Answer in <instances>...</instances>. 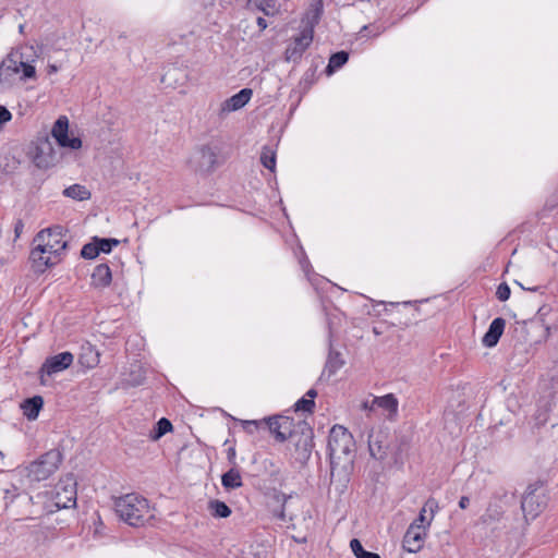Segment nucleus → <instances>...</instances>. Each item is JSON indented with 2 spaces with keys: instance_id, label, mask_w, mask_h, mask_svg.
I'll return each instance as SVG.
<instances>
[{
  "instance_id": "nucleus-1",
  "label": "nucleus",
  "mask_w": 558,
  "mask_h": 558,
  "mask_svg": "<svg viewBox=\"0 0 558 558\" xmlns=\"http://www.w3.org/2000/svg\"><path fill=\"white\" fill-rule=\"evenodd\" d=\"M35 241L37 245L31 252V260L37 271L56 265L60 255L66 248V241L62 239V228L54 227L40 231Z\"/></svg>"
},
{
  "instance_id": "nucleus-2",
  "label": "nucleus",
  "mask_w": 558,
  "mask_h": 558,
  "mask_svg": "<svg viewBox=\"0 0 558 558\" xmlns=\"http://www.w3.org/2000/svg\"><path fill=\"white\" fill-rule=\"evenodd\" d=\"M117 514L131 526H141L154 518L149 502L135 493L126 494L114 500Z\"/></svg>"
},
{
  "instance_id": "nucleus-3",
  "label": "nucleus",
  "mask_w": 558,
  "mask_h": 558,
  "mask_svg": "<svg viewBox=\"0 0 558 558\" xmlns=\"http://www.w3.org/2000/svg\"><path fill=\"white\" fill-rule=\"evenodd\" d=\"M20 72L22 81L36 78L35 66L23 60L22 52L13 50L0 63V90L13 87Z\"/></svg>"
},
{
  "instance_id": "nucleus-4",
  "label": "nucleus",
  "mask_w": 558,
  "mask_h": 558,
  "mask_svg": "<svg viewBox=\"0 0 558 558\" xmlns=\"http://www.w3.org/2000/svg\"><path fill=\"white\" fill-rule=\"evenodd\" d=\"M354 439L352 434L341 425H335L328 437V450L331 471L342 462L350 463L353 457Z\"/></svg>"
},
{
  "instance_id": "nucleus-5",
  "label": "nucleus",
  "mask_w": 558,
  "mask_h": 558,
  "mask_svg": "<svg viewBox=\"0 0 558 558\" xmlns=\"http://www.w3.org/2000/svg\"><path fill=\"white\" fill-rule=\"evenodd\" d=\"M61 460L59 451L50 450L26 466V476L34 482L45 481L58 470Z\"/></svg>"
},
{
  "instance_id": "nucleus-6",
  "label": "nucleus",
  "mask_w": 558,
  "mask_h": 558,
  "mask_svg": "<svg viewBox=\"0 0 558 558\" xmlns=\"http://www.w3.org/2000/svg\"><path fill=\"white\" fill-rule=\"evenodd\" d=\"M547 496L541 482L530 484L522 497L521 509L525 517H537L547 505Z\"/></svg>"
},
{
  "instance_id": "nucleus-7",
  "label": "nucleus",
  "mask_w": 558,
  "mask_h": 558,
  "mask_svg": "<svg viewBox=\"0 0 558 558\" xmlns=\"http://www.w3.org/2000/svg\"><path fill=\"white\" fill-rule=\"evenodd\" d=\"M69 132V119L65 116H60L54 122L51 135L57 141L59 146L68 147L71 149H78L82 147V141L78 137L70 138Z\"/></svg>"
},
{
  "instance_id": "nucleus-8",
  "label": "nucleus",
  "mask_w": 558,
  "mask_h": 558,
  "mask_svg": "<svg viewBox=\"0 0 558 558\" xmlns=\"http://www.w3.org/2000/svg\"><path fill=\"white\" fill-rule=\"evenodd\" d=\"M314 28L313 26L305 27L301 34L294 38L292 45L287 47L284 58L287 61H298L301 59L304 51L310 47L313 41Z\"/></svg>"
},
{
  "instance_id": "nucleus-9",
  "label": "nucleus",
  "mask_w": 558,
  "mask_h": 558,
  "mask_svg": "<svg viewBox=\"0 0 558 558\" xmlns=\"http://www.w3.org/2000/svg\"><path fill=\"white\" fill-rule=\"evenodd\" d=\"M74 356L71 352H62L46 359L45 363L40 367V378L44 383V376H51L69 368L73 363Z\"/></svg>"
},
{
  "instance_id": "nucleus-10",
  "label": "nucleus",
  "mask_w": 558,
  "mask_h": 558,
  "mask_svg": "<svg viewBox=\"0 0 558 558\" xmlns=\"http://www.w3.org/2000/svg\"><path fill=\"white\" fill-rule=\"evenodd\" d=\"M425 537L426 526L412 522L403 536L402 547L408 553H417L422 549Z\"/></svg>"
},
{
  "instance_id": "nucleus-11",
  "label": "nucleus",
  "mask_w": 558,
  "mask_h": 558,
  "mask_svg": "<svg viewBox=\"0 0 558 558\" xmlns=\"http://www.w3.org/2000/svg\"><path fill=\"white\" fill-rule=\"evenodd\" d=\"M267 425L269 432L280 442L286 441L288 438L294 439L295 437V434L292 433L293 421L288 416L278 415L269 417Z\"/></svg>"
},
{
  "instance_id": "nucleus-12",
  "label": "nucleus",
  "mask_w": 558,
  "mask_h": 558,
  "mask_svg": "<svg viewBox=\"0 0 558 558\" xmlns=\"http://www.w3.org/2000/svg\"><path fill=\"white\" fill-rule=\"evenodd\" d=\"M253 92L250 88H243L235 95L223 100L220 104L219 117L225 118L230 112L242 109L252 98Z\"/></svg>"
},
{
  "instance_id": "nucleus-13",
  "label": "nucleus",
  "mask_w": 558,
  "mask_h": 558,
  "mask_svg": "<svg viewBox=\"0 0 558 558\" xmlns=\"http://www.w3.org/2000/svg\"><path fill=\"white\" fill-rule=\"evenodd\" d=\"M54 504L59 509L74 507L76 504L75 484L59 483L56 487Z\"/></svg>"
},
{
  "instance_id": "nucleus-14",
  "label": "nucleus",
  "mask_w": 558,
  "mask_h": 558,
  "mask_svg": "<svg viewBox=\"0 0 558 558\" xmlns=\"http://www.w3.org/2000/svg\"><path fill=\"white\" fill-rule=\"evenodd\" d=\"M368 450L374 459L384 460L387 456V434L372 430L368 435Z\"/></svg>"
},
{
  "instance_id": "nucleus-15",
  "label": "nucleus",
  "mask_w": 558,
  "mask_h": 558,
  "mask_svg": "<svg viewBox=\"0 0 558 558\" xmlns=\"http://www.w3.org/2000/svg\"><path fill=\"white\" fill-rule=\"evenodd\" d=\"M291 440L295 447V460L300 463L307 461L313 448L312 432L310 430L307 434L295 435L294 439Z\"/></svg>"
},
{
  "instance_id": "nucleus-16",
  "label": "nucleus",
  "mask_w": 558,
  "mask_h": 558,
  "mask_svg": "<svg viewBox=\"0 0 558 558\" xmlns=\"http://www.w3.org/2000/svg\"><path fill=\"white\" fill-rule=\"evenodd\" d=\"M505 326H506V320L501 317H497L495 318L489 327H488V330L486 331V333L484 335L483 337V344L487 348H493L495 347L498 341H499V338L501 337L504 330H505Z\"/></svg>"
},
{
  "instance_id": "nucleus-17",
  "label": "nucleus",
  "mask_w": 558,
  "mask_h": 558,
  "mask_svg": "<svg viewBox=\"0 0 558 558\" xmlns=\"http://www.w3.org/2000/svg\"><path fill=\"white\" fill-rule=\"evenodd\" d=\"M374 403L377 404V408L381 409L386 413V418L389 421H395L398 415V399L392 393H388L381 397H375Z\"/></svg>"
},
{
  "instance_id": "nucleus-18",
  "label": "nucleus",
  "mask_w": 558,
  "mask_h": 558,
  "mask_svg": "<svg viewBox=\"0 0 558 558\" xmlns=\"http://www.w3.org/2000/svg\"><path fill=\"white\" fill-rule=\"evenodd\" d=\"M112 275L107 264H99L92 274V286L97 289H104L110 286Z\"/></svg>"
},
{
  "instance_id": "nucleus-19",
  "label": "nucleus",
  "mask_w": 558,
  "mask_h": 558,
  "mask_svg": "<svg viewBox=\"0 0 558 558\" xmlns=\"http://www.w3.org/2000/svg\"><path fill=\"white\" fill-rule=\"evenodd\" d=\"M197 165L203 171H210L217 165V154L209 146H202L197 151Z\"/></svg>"
},
{
  "instance_id": "nucleus-20",
  "label": "nucleus",
  "mask_w": 558,
  "mask_h": 558,
  "mask_svg": "<svg viewBox=\"0 0 558 558\" xmlns=\"http://www.w3.org/2000/svg\"><path fill=\"white\" fill-rule=\"evenodd\" d=\"M438 509V501L435 498H428L421 509L418 518L413 522L424 525L427 529L430 525Z\"/></svg>"
},
{
  "instance_id": "nucleus-21",
  "label": "nucleus",
  "mask_w": 558,
  "mask_h": 558,
  "mask_svg": "<svg viewBox=\"0 0 558 558\" xmlns=\"http://www.w3.org/2000/svg\"><path fill=\"white\" fill-rule=\"evenodd\" d=\"M44 405V399L40 396H35L33 398L26 399L21 408L23 410V414L29 420H36L38 417L39 411Z\"/></svg>"
},
{
  "instance_id": "nucleus-22",
  "label": "nucleus",
  "mask_w": 558,
  "mask_h": 558,
  "mask_svg": "<svg viewBox=\"0 0 558 558\" xmlns=\"http://www.w3.org/2000/svg\"><path fill=\"white\" fill-rule=\"evenodd\" d=\"M100 361L99 352L90 344L82 347V352L78 357V362L86 368H93L98 365Z\"/></svg>"
},
{
  "instance_id": "nucleus-23",
  "label": "nucleus",
  "mask_w": 558,
  "mask_h": 558,
  "mask_svg": "<svg viewBox=\"0 0 558 558\" xmlns=\"http://www.w3.org/2000/svg\"><path fill=\"white\" fill-rule=\"evenodd\" d=\"M222 486L230 490L242 487V476L238 469L232 468L221 476Z\"/></svg>"
},
{
  "instance_id": "nucleus-24",
  "label": "nucleus",
  "mask_w": 558,
  "mask_h": 558,
  "mask_svg": "<svg viewBox=\"0 0 558 558\" xmlns=\"http://www.w3.org/2000/svg\"><path fill=\"white\" fill-rule=\"evenodd\" d=\"M63 195L76 201H86L90 198V192L81 184H73L64 189Z\"/></svg>"
},
{
  "instance_id": "nucleus-25",
  "label": "nucleus",
  "mask_w": 558,
  "mask_h": 558,
  "mask_svg": "<svg viewBox=\"0 0 558 558\" xmlns=\"http://www.w3.org/2000/svg\"><path fill=\"white\" fill-rule=\"evenodd\" d=\"M344 364V361L341 354L337 351H330L328 354V359L326 362L325 369L329 373V375H333L337 371H339Z\"/></svg>"
},
{
  "instance_id": "nucleus-26",
  "label": "nucleus",
  "mask_w": 558,
  "mask_h": 558,
  "mask_svg": "<svg viewBox=\"0 0 558 558\" xmlns=\"http://www.w3.org/2000/svg\"><path fill=\"white\" fill-rule=\"evenodd\" d=\"M349 59V54L345 51H339L333 53L330 59L327 66L328 72H333L338 69H340L342 65L347 63Z\"/></svg>"
},
{
  "instance_id": "nucleus-27",
  "label": "nucleus",
  "mask_w": 558,
  "mask_h": 558,
  "mask_svg": "<svg viewBox=\"0 0 558 558\" xmlns=\"http://www.w3.org/2000/svg\"><path fill=\"white\" fill-rule=\"evenodd\" d=\"M350 547L356 558H380L378 554L365 550L357 538L351 539Z\"/></svg>"
},
{
  "instance_id": "nucleus-28",
  "label": "nucleus",
  "mask_w": 558,
  "mask_h": 558,
  "mask_svg": "<svg viewBox=\"0 0 558 558\" xmlns=\"http://www.w3.org/2000/svg\"><path fill=\"white\" fill-rule=\"evenodd\" d=\"M171 430H172L171 422L169 420L162 417L157 422L156 427L153 430L151 438L154 440H157Z\"/></svg>"
},
{
  "instance_id": "nucleus-29",
  "label": "nucleus",
  "mask_w": 558,
  "mask_h": 558,
  "mask_svg": "<svg viewBox=\"0 0 558 558\" xmlns=\"http://www.w3.org/2000/svg\"><path fill=\"white\" fill-rule=\"evenodd\" d=\"M260 162L265 168L269 169L270 171H274L276 168L275 151L269 147H264L260 154Z\"/></svg>"
},
{
  "instance_id": "nucleus-30",
  "label": "nucleus",
  "mask_w": 558,
  "mask_h": 558,
  "mask_svg": "<svg viewBox=\"0 0 558 558\" xmlns=\"http://www.w3.org/2000/svg\"><path fill=\"white\" fill-rule=\"evenodd\" d=\"M210 508L217 518H228L231 514V509L223 501H211Z\"/></svg>"
},
{
  "instance_id": "nucleus-31",
  "label": "nucleus",
  "mask_w": 558,
  "mask_h": 558,
  "mask_svg": "<svg viewBox=\"0 0 558 558\" xmlns=\"http://www.w3.org/2000/svg\"><path fill=\"white\" fill-rule=\"evenodd\" d=\"M100 248L95 241L87 243L83 246L81 255L83 258L93 259L98 256Z\"/></svg>"
},
{
  "instance_id": "nucleus-32",
  "label": "nucleus",
  "mask_w": 558,
  "mask_h": 558,
  "mask_svg": "<svg viewBox=\"0 0 558 558\" xmlns=\"http://www.w3.org/2000/svg\"><path fill=\"white\" fill-rule=\"evenodd\" d=\"M94 241L97 243L98 247L100 248V252L102 253H110L112 247L119 244V240L117 239L94 238Z\"/></svg>"
},
{
  "instance_id": "nucleus-33",
  "label": "nucleus",
  "mask_w": 558,
  "mask_h": 558,
  "mask_svg": "<svg viewBox=\"0 0 558 558\" xmlns=\"http://www.w3.org/2000/svg\"><path fill=\"white\" fill-rule=\"evenodd\" d=\"M315 407V402L312 399L301 398L294 405L295 411L312 412Z\"/></svg>"
},
{
  "instance_id": "nucleus-34",
  "label": "nucleus",
  "mask_w": 558,
  "mask_h": 558,
  "mask_svg": "<svg viewBox=\"0 0 558 558\" xmlns=\"http://www.w3.org/2000/svg\"><path fill=\"white\" fill-rule=\"evenodd\" d=\"M497 299L501 302L507 301L510 298V288L507 283H500L496 291Z\"/></svg>"
},
{
  "instance_id": "nucleus-35",
  "label": "nucleus",
  "mask_w": 558,
  "mask_h": 558,
  "mask_svg": "<svg viewBox=\"0 0 558 558\" xmlns=\"http://www.w3.org/2000/svg\"><path fill=\"white\" fill-rule=\"evenodd\" d=\"M136 372L138 373V375H135V377L133 379L130 380L131 385L132 386H138V385H142L144 379H145V376L142 372V367L140 365H136ZM135 373V371H132L131 374Z\"/></svg>"
},
{
  "instance_id": "nucleus-36",
  "label": "nucleus",
  "mask_w": 558,
  "mask_h": 558,
  "mask_svg": "<svg viewBox=\"0 0 558 558\" xmlns=\"http://www.w3.org/2000/svg\"><path fill=\"white\" fill-rule=\"evenodd\" d=\"M11 119V112L4 106L0 105V126L9 122Z\"/></svg>"
},
{
  "instance_id": "nucleus-37",
  "label": "nucleus",
  "mask_w": 558,
  "mask_h": 558,
  "mask_svg": "<svg viewBox=\"0 0 558 558\" xmlns=\"http://www.w3.org/2000/svg\"><path fill=\"white\" fill-rule=\"evenodd\" d=\"M262 424L260 421H243L242 425H243V428L252 434L254 433V430Z\"/></svg>"
},
{
  "instance_id": "nucleus-38",
  "label": "nucleus",
  "mask_w": 558,
  "mask_h": 558,
  "mask_svg": "<svg viewBox=\"0 0 558 558\" xmlns=\"http://www.w3.org/2000/svg\"><path fill=\"white\" fill-rule=\"evenodd\" d=\"M311 7L315 11V19L318 20L323 12V0H313Z\"/></svg>"
},
{
  "instance_id": "nucleus-39",
  "label": "nucleus",
  "mask_w": 558,
  "mask_h": 558,
  "mask_svg": "<svg viewBox=\"0 0 558 558\" xmlns=\"http://www.w3.org/2000/svg\"><path fill=\"white\" fill-rule=\"evenodd\" d=\"M376 408H377V404L374 403V399H372L371 401L366 400L362 403V409L365 411L373 412V411H375Z\"/></svg>"
},
{
  "instance_id": "nucleus-40",
  "label": "nucleus",
  "mask_w": 558,
  "mask_h": 558,
  "mask_svg": "<svg viewBox=\"0 0 558 558\" xmlns=\"http://www.w3.org/2000/svg\"><path fill=\"white\" fill-rule=\"evenodd\" d=\"M24 228V225L22 222V220H17L16 223H15V227H14V232H15V236L19 238L22 230Z\"/></svg>"
},
{
  "instance_id": "nucleus-41",
  "label": "nucleus",
  "mask_w": 558,
  "mask_h": 558,
  "mask_svg": "<svg viewBox=\"0 0 558 558\" xmlns=\"http://www.w3.org/2000/svg\"><path fill=\"white\" fill-rule=\"evenodd\" d=\"M470 504V498L466 496H462L459 501V507L461 509H466Z\"/></svg>"
},
{
  "instance_id": "nucleus-42",
  "label": "nucleus",
  "mask_w": 558,
  "mask_h": 558,
  "mask_svg": "<svg viewBox=\"0 0 558 558\" xmlns=\"http://www.w3.org/2000/svg\"><path fill=\"white\" fill-rule=\"evenodd\" d=\"M234 459H235V450L234 448H230L228 450V460L231 462V463H234Z\"/></svg>"
},
{
  "instance_id": "nucleus-43",
  "label": "nucleus",
  "mask_w": 558,
  "mask_h": 558,
  "mask_svg": "<svg viewBox=\"0 0 558 558\" xmlns=\"http://www.w3.org/2000/svg\"><path fill=\"white\" fill-rule=\"evenodd\" d=\"M257 25L262 28V29H265L267 27V22L264 17H258L257 19Z\"/></svg>"
},
{
  "instance_id": "nucleus-44",
  "label": "nucleus",
  "mask_w": 558,
  "mask_h": 558,
  "mask_svg": "<svg viewBox=\"0 0 558 558\" xmlns=\"http://www.w3.org/2000/svg\"><path fill=\"white\" fill-rule=\"evenodd\" d=\"M58 66L56 64H49L47 68L48 74H54L58 72Z\"/></svg>"
},
{
  "instance_id": "nucleus-45",
  "label": "nucleus",
  "mask_w": 558,
  "mask_h": 558,
  "mask_svg": "<svg viewBox=\"0 0 558 558\" xmlns=\"http://www.w3.org/2000/svg\"><path fill=\"white\" fill-rule=\"evenodd\" d=\"M306 396L308 397L307 399H312V400H314V398L317 396V392H316V390H314V389H310V390L306 392Z\"/></svg>"
},
{
  "instance_id": "nucleus-46",
  "label": "nucleus",
  "mask_w": 558,
  "mask_h": 558,
  "mask_svg": "<svg viewBox=\"0 0 558 558\" xmlns=\"http://www.w3.org/2000/svg\"><path fill=\"white\" fill-rule=\"evenodd\" d=\"M517 284H518L521 289H523V290H529V291H537V290H538V288H537V287H534V288H525V287H523V284H522V283H520V282H517Z\"/></svg>"
},
{
  "instance_id": "nucleus-47",
  "label": "nucleus",
  "mask_w": 558,
  "mask_h": 558,
  "mask_svg": "<svg viewBox=\"0 0 558 558\" xmlns=\"http://www.w3.org/2000/svg\"><path fill=\"white\" fill-rule=\"evenodd\" d=\"M278 517H279L281 520H283V519H284V512H283V510H281V511H280V513L278 514Z\"/></svg>"
},
{
  "instance_id": "nucleus-48",
  "label": "nucleus",
  "mask_w": 558,
  "mask_h": 558,
  "mask_svg": "<svg viewBox=\"0 0 558 558\" xmlns=\"http://www.w3.org/2000/svg\"><path fill=\"white\" fill-rule=\"evenodd\" d=\"M24 29V26L23 25H20V32L22 33Z\"/></svg>"
},
{
  "instance_id": "nucleus-49",
  "label": "nucleus",
  "mask_w": 558,
  "mask_h": 558,
  "mask_svg": "<svg viewBox=\"0 0 558 558\" xmlns=\"http://www.w3.org/2000/svg\"><path fill=\"white\" fill-rule=\"evenodd\" d=\"M402 304L407 306V305H410L411 302H403Z\"/></svg>"
}]
</instances>
